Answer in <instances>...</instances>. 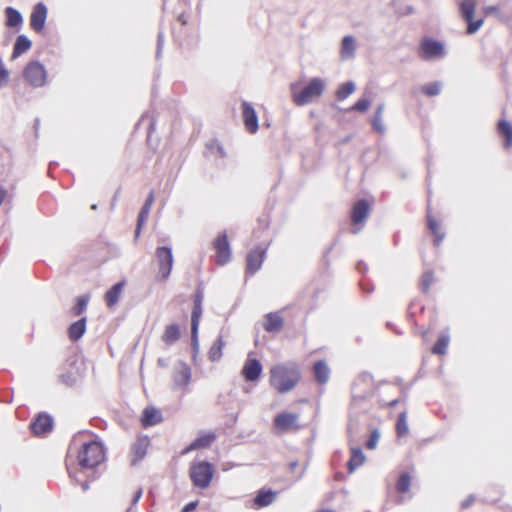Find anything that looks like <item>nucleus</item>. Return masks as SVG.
<instances>
[{"instance_id": "f257e3e1", "label": "nucleus", "mask_w": 512, "mask_h": 512, "mask_svg": "<svg viewBox=\"0 0 512 512\" xmlns=\"http://www.w3.org/2000/svg\"><path fill=\"white\" fill-rule=\"evenodd\" d=\"M301 379L300 366L294 361L278 363L269 369V385L279 394L294 390Z\"/></svg>"}, {"instance_id": "f03ea898", "label": "nucleus", "mask_w": 512, "mask_h": 512, "mask_svg": "<svg viewBox=\"0 0 512 512\" xmlns=\"http://www.w3.org/2000/svg\"><path fill=\"white\" fill-rule=\"evenodd\" d=\"M325 89V83L321 78H313L302 89L297 84L291 85L292 100L297 106H303L320 98Z\"/></svg>"}, {"instance_id": "7ed1b4c3", "label": "nucleus", "mask_w": 512, "mask_h": 512, "mask_svg": "<svg viewBox=\"0 0 512 512\" xmlns=\"http://www.w3.org/2000/svg\"><path fill=\"white\" fill-rule=\"evenodd\" d=\"M105 457L104 448L98 441L84 443L78 451L77 460L82 468H93Z\"/></svg>"}, {"instance_id": "20e7f679", "label": "nucleus", "mask_w": 512, "mask_h": 512, "mask_svg": "<svg viewBox=\"0 0 512 512\" xmlns=\"http://www.w3.org/2000/svg\"><path fill=\"white\" fill-rule=\"evenodd\" d=\"M214 474V466L207 461L193 462L189 468L191 482L200 489H206L210 486Z\"/></svg>"}, {"instance_id": "39448f33", "label": "nucleus", "mask_w": 512, "mask_h": 512, "mask_svg": "<svg viewBox=\"0 0 512 512\" xmlns=\"http://www.w3.org/2000/svg\"><path fill=\"white\" fill-rule=\"evenodd\" d=\"M299 415L288 411L278 413L272 423L273 432L276 435L297 432L302 428Z\"/></svg>"}, {"instance_id": "423d86ee", "label": "nucleus", "mask_w": 512, "mask_h": 512, "mask_svg": "<svg viewBox=\"0 0 512 512\" xmlns=\"http://www.w3.org/2000/svg\"><path fill=\"white\" fill-rule=\"evenodd\" d=\"M155 256L158 264V277L162 281L167 280L174 263L172 249L166 246L158 247Z\"/></svg>"}, {"instance_id": "0eeeda50", "label": "nucleus", "mask_w": 512, "mask_h": 512, "mask_svg": "<svg viewBox=\"0 0 512 512\" xmlns=\"http://www.w3.org/2000/svg\"><path fill=\"white\" fill-rule=\"evenodd\" d=\"M419 56L425 60L444 57V43L430 37H423L420 41Z\"/></svg>"}, {"instance_id": "6e6552de", "label": "nucleus", "mask_w": 512, "mask_h": 512, "mask_svg": "<svg viewBox=\"0 0 512 512\" xmlns=\"http://www.w3.org/2000/svg\"><path fill=\"white\" fill-rule=\"evenodd\" d=\"M23 78L31 86L41 87L46 83V70L38 61H31L23 70Z\"/></svg>"}, {"instance_id": "1a4fd4ad", "label": "nucleus", "mask_w": 512, "mask_h": 512, "mask_svg": "<svg viewBox=\"0 0 512 512\" xmlns=\"http://www.w3.org/2000/svg\"><path fill=\"white\" fill-rule=\"evenodd\" d=\"M215 260L218 265H225L231 259V249L225 232L220 233L213 241Z\"/></svg>"}, {"instance_id": "9d476101", "label": "nucleus", "mask_w": 512, "mask_h": 512, "mask_svg": "<svg viewBox=\"0 0 512 512\" xmlns=\"http://www.w3.org/2000/svg\"><path fill=\"white\" fill-rule=\"evenodd\" d=\"M476 9V2L474 0H463L460 3V12L464 20L468 23L467 33H475L483 24V20L479 19L473 21L474 12Z\"/></svg>"}, {"instance_id": "9b49d317", "label": "nucleus", "mask_w": 512, "mask_h": 512, "mask_svg": "<svg viewBox=\"0 0 512 512\" xmlns=\"http://www.w3.org/2000/svg\"><path fill=\"white\" fill-rule=\"evenodd\" d=\"M217 439V435L213 431H202L199 435L182 451L187 454L194 450L209 448Z\"/></svg>"}, {"instance_id": "f8f14e48", "label": "nucleus", "mask_w": 512, "mask_h": 512, "mask_svg": "<svg viewBox=\"0 0 512 512\" xmlns=\"http://www.w3.org/2000/svg\"><path fill=\"white\" fill-rule=\"evenodd\" d=\"M266 248L257 247L248 252L246 256V273L253 275L262 266V263L266 257Z\"/></svg>"}, {"instance_id": "ddd939ff", "label": "nucleus", "mask_w": 512, "mask_h": 512, "mask_svg": "<svg viewBox=\"0 0 512 512\" xmlns=\"http://www.w3.org/2000/svg\"><path fill=\"white\" fill-rule=\"evenodd\" d=\"M30 429L32 433L37 437L45 436L52 431L53 420L49 415L40 413L30 423Z\"/></svg>"}, {"instance_id": "4468645a", "label": "nucleus", "mask_w": 512, "mask_h": 512, "mask_svg": "<svg viewBox=\"0 0 512 512\" xmlns=\"http://www.w3.org/2000/svg\"><path fill=\"white\" fill-rule=\"evenodd\" d=\"M47 19V8L43 3H37L30 15V27L31 29L39 33L44 29L45 22Z\"/></svg>"}, {"instance_id": "2eb2a0df", "label": "nucleus", "mask_w": 512, "mask_h": 512, "mask_svg": "<svg viewBox=\"0 0 512 512\" xmlns=\"http://www.w3.org/2000/svg\"><path fill=\"white\" fill-rule=\"evenodd\" d=\"M242 118L245 129L250 133L254 134L258 131V117L253 106L248 102H242Z\"/></svg>"}, {"instance_id": "dca6fc26", "label": "nucleus", "mask_w": 512, "mask_h": 512, "mask_svg": "<svg viewBox=\"0 0 512 512\" xmlns=\"http://www.w3.org/2000/svg\"><path fill=\"white\" fill-rule=\"evenodd\" d=\"M150 445V439L148 436H139L131 446V463L133 465L140 462L147 453Z\"/></svg>"}, {"instance_id": "f3484780", "label": "nucleus", "mask_w": 512, "mask_h": 512, "mask_svg": "<svg viewBox=\"0 0 512 512\" xmlns=\"http://www.w3.org/2000/svg\"><path fill=\"white\" fill-rule=\"evenodd\" d=\"M370 212V204L367 200L357 201L351 210V222L353 225H362Z\"/></svg>"}, {"instance_id": "a211bd4d", "label": "nucleus", "mask_w": 512, "mask_h": 512, "mask_svg": "<svg viewBox=\"0 0 512 512\" xmlns=\"http://www.w3.org/2000/svg\"><path fill=\"white\" fill-rule=\"evenodd\" d=\"M242 376L248 382H254L259 379L262 373V365L255 358H248L242 368Z\"/></svg>"}, {"instance_id": "6ab92c4d", "label": "nucleus", "mask_w": 512, "mask_h": 512, "mask_svg": "<svg viewBox=\"0 0 512 512\" xmlns=\"http://www.w3.org/2000/svg\"><path fill=\"white\" fill-rule=\"evenodd\" d=\"M202 300V293L198 291L194 296V306L191 314V334L193 339H196L198 334L199 322L202 316Z\"/></svg>"}, {"instance_id": "aec40b11", "label": "nucleus", "mask_w": 512, "mask_h": 512, "mask_svg": "<svg viewBox=\"0 0 512 512\" xmlns=\"http://www.w3.org/2000/svg\"><path fill=\"white\" fill-rule=\"evenodd\" d=\"M162 420L160 410L153 406H148L143 410L140 422L142 427L147 428L159 424Z\"/></svg>"}, {"instance_id": "412c9836", "label": "nucleus", "mask_w": 512, "mask_h": 512, "mask_svg": "<svg viewBox=\"0 0 512 512\" xmlns=\"http://www.w3.org/2000/svg\"><path fill=\"white\" fill-rule=\"evenodd\" d=\"M284 320L278 312L268 313L263 322V328L269 333H277L282 330Z\"/></svg>"}, {"instance_id": "4be33fe9", "label": "nucleus", "mask_w": 512, "mask_h": 512, "mask_svg": "<svg viewBox=\"0 0 512 512\" xmlns=\"http://www.w3.org/2000/svg\"><path fill=\"white\" fill-rule=\"evenodd\" d=\"M173 381L176 387L184 388L187 387L191 381V370L190 368L182 364L173 371Z\"/></svg>"}, {"instance_id": "5701e85b", "label": "nucleus", "mask_w": 512, "mask_h": 512, "mask_svg": "<svg viewBox=\"0 0 512 512\" xmlns=\"http://www.w3.org/2000/svg\"><path fill=\"white\" fill-rule=\"evenodd\" d=\"M497 133L503 139V147L508 150L512 147V124L501 119L497 123Z\"/></svg>"}, {"instance_id": "b1692460", "label": "nucleus", "mask_w": 512, "mask_h": 512, "mask_svg": "<svg viewBox=\"0 0 512 512\" xmlns=\"http://www.w3.org/2000/svg\"><path fill=\"white\" fill-rule=\"evenodd\" d=\"M126 285V281L122 280L115 285H113L106 293H105V303L108 307H113L117 304L122 291Z\"/></svg>"}, {"instance_id": "393cba45", "label": "nucleus", "mask_w": 512, "mask_h": 512, "mask_svg": "<svg viewBox=\"0 0 512 512\" xmlns=\"http://www.w3.org/2000/svg\"><path fill=\"white\" fill-rule=\"evenodd\" d=\"M277 497V492L270 489H261L254 498V506L262 508L270 505Z\"/></svg>"}, {"instance_id": "a878e982", "label": "nucleus", "mask_w": 512, "mask_h": 512, "mask_svg": "<svg viewBox=\"0 0 512 512\" xmlns=\"http://www.w3.org/2000/svg\"><path fill=\"white\" fill-rule=\"evenodd\" d=\"M427 225L434 237V239H433L434 245L439 246L445 237V233L442 231L440 223L437 221V219L435 217H433L432 215L429 214L427 216Z\"/></svg>"}, {"instance_id": "bb28decb", "label": "nucleus", "mask_w": 512, "mask_h": 512, "mask_svg": "<svg viewBox=\"0 0 512 512\" xmlns=\"http://www.w3.org/2000/svg\"><path fill=\"white\" fill-rule=\"evenodd\" d=\"M313 373L319 384H325L329 380L330 369L324 360H318L314 363Z\"/></svg>"}, {"instance_id": "cd10ccee", "label": "nucleus", "mask_w": 512, "mask_h": 512, "mask_svg": "<svg viewBox=\"0 0 512 512\" xmlns=\"http://www.w3.org/2000/svg\"><path fill=\"white\" fill-rule=\"evenodd\" d=\"M32 46V42L25 35H19L14 43L11 60H15L23 53L27 52Z\"/></svg>"}, {"instance_id": "c85d7f7f", "label": "nucleus", "mask_w": 512, "mask_h": 512, "mask_svg": "<svg viewBox=\"0 0 512 512\" xmlns=\"http://www.w3.org/2000/svg\"><path fill=\"white\" fill-rule=\"evenodd\" d=\"M86 331V318L83 317L80 320L72 323L68 328L69 339L73 342L78 341Z\"/></svg>"}, {"instance_id": "c756f323", "label": "nucleus", "mask_w": 512, "mask_h": 512, "mask_svg": "<svg viewBox=\"0 0 512 512\" xmlns=\"http://www.w3.org/2000/svg\"><path fill=\"white\" fill-rule=\"evenodd\" d=\"M162 341L167 345H172L180 338V329L177 324H170L165 327L162 334Z\"/></svg>"}, {"instance_id": "7c9ffc66", "label": "nucleus", "mask_w": 512, "mask_h": 512, "mask_svg": "<svg viewBox=\"0 0 512 512\" xmlns=\"http://www.w3.org/2000/svg\"><path fill=\"white\" fill-rule=\"evenodd\" d=\"M5 25L10 28L19 27L22 25L23 18L20 12L12 7L5 9Z\"/></svg>"}, {"instance_id": "2f4dec72", "label": "nucleus", "mask_w": 512, "mask_h": 512, "mask_svg": "<svg viewBox=\"0 0 512 512\" xmlns=\"http://www.w3.org/2000/svg\"><path fill=\"white\" fill-rule=\"evenodd\" d=\"M365 461V456L360 448H352L351 456L348 461V471L353 473L358 467H360Z\"/></svg>"}, {"instance_id": "473e14b6", "label": "nucleus", "mask_w": 512, "mask_h": 512, "mask_svg": "<svg viewBox=\"0 0 512 512\" xmlns=\"http://www.w3.org/2000/svg\"><path fill=\"white\" fill-rule=\"evenodd\" d=\"M225 346V342L222 336H219L212 344L208 351V358L212 362L219 361L223 354V348Z\"/></svg>"}, {"instance_id": "72a5a7b5", "label": "nucleus", "mask_w": 512, "mask_h": 512, "mask_svg": "<svg viewBox=\"0 0 512 512\" xmlns=\"http://www.w3.org/2000/svg\"><path fill=\"white\" fill-rule=\"evenodd\" d=\"M435 282V275L432 270H427L422 273L419 282L418 287L421 290L422 293L427 294L430 291V288L432 284Z\"/></svg>"}, {"instance_id": "f704fd0d", "label": "nucleus", "mask_w": 512, "mask_h": 512, "mask_svg": "<svg viewBox=\"0 0 512 512\" xmlns=\"http://www.w3.org/2000/svg\"><path fill=\"white\" fill-rule=\"evenodd\" d=\"M355 52V42L352 36H345L341 43V57L343 59H348L353 57Z\"/></svg>"}, {"instance_id": "c9c22d12", "label": "nucleus", "mask_w": 512, "mask_h": 512, "mask_svg": "<svg viewBox=\"0 0 512 512\" xmlns=\"http://www.w3.org/2000/svg\"><path fill=\"white\" fill-rule=\"evenodd\" d=\"M396 433L399 438L405 437L409 433L407 416L405 412L399 414L396 422Z\"/></svg>"}, {"instance_id": "e433bc0d", "label": "nucleus", "mask_w": 512, "mask_h": 512, "mask_svg": "<svg viewBox=\"0 0 512 512\" xmlns=\"http://www.w3.org/2000/svg\"><path fill=\"white\" fill-rule=\"evenodd\" d=\"M449 345L448 335H440L432 347V353L436 355H444Z\"/></svg>"}, {"instance_id": "4c0bfd02", "label": "nucleus", "mask_w": 512, "mask_h": 512, "mask_svg": "<svg viewBox=\"0 0 512 512\" xmlns=\"http://www.w3.org/2000/svg\"><path fill=\"white\" fill-rule=\"evenodd\" d=\"M411 485V476L407 472H403L400 474L397 482H396V490L399 493H407L410 490Z\"/></svg>"}, {"instance_id": "58836bf2", "label": "nucleus", "mask_w": 512, "mask_h": 512, "mask_svg": "<svg viewBox=\"0 0 512 512\" xmlns=\"http://www.w3.org/2000/svg\"><path fill=\"white\" fill-rule=\"evenodd\" d=\"M89 302V295H82L77 298L76 305L71 308L70 314L72 316L81 315L87 308Z\"/></svg>"}, {"instance_id": "ea45409f", "label": "nucleus", "mask_w": 512, "mask_h": 512, "mask_svg": "<svg viewBox=\"0 0 512 512\" xmlns=\"http://www.w3.org/2000/svg\"><path fill=\"white\" fill-rule=\"evenodd\" d=\"M177 21L180 23V28L178 31H175V37L181 44H183V37L186 34V26L188 25L189 19L185 13H182L177 17Z\"/></svg>"}, {"instance_id": "a19ab883", "label": "nucleus", "mask_w": 512, "mask_h": 512, "mask_svg": "<svg viewBox=\"0 0 512 512\" xmlns=\"http://www.w3.org/2000/svg\"><path fill=\"white\" fill-rule=\"evenodd\" d=\"M355 90V86L352 82H345L341 84L337 91H336V97L338 100H344L349 95H351Z\"/></svg>"}, {"instance_id": "79ce46f5", "label": "nucleus", "mask_w": 512, "mask_h": 512, "mask_svg": "<svg viewBox=\"0 0 512 512\" xmlns=\"http://www.w3.org/2000/svg\"><path fill=\"white\" fill-rule=\"evenodd\" d=\"M384 106L379 105L375 111V115L372 120V126L375 131L378 133H383L385 128L382 122V113H383Z\"/></svg>"}, {"instance_id": "37998d69", "label": "nucleus", "mask_w": 512, "mask_h": 512, "mask_svg": "<svg viewBox=\"0 0 512 512\" xmlns=\"http://www.w3.org/2000/svg\"><path fill=\"white\" fill-rule=\"evenodd\" d=\"M150 210H151V208H149V207H145V206L142 207V209L139 213V216H138L137 227H136V231H135L136 238L139 237L141 229H142L143 225L145 224L146 220L148 219Z\"/></svg>"}, {"instance_id": "c03bdc74", "label": "nucleus", "mask_w": 512, "mask_h": 512, "mask_svg": "<svg viewBox=\"0 0 512 512\" xmlns=\"http://www.w3.org/2000/svg\"><path fill=\"white\" fill-rule=\"evenodd\" d=\"M421 91L429 97L438 95L440 93V83L434 82L426 84L421 87Z\"/></svg>"}, {"instance_id": "a18cd8bd", "label": "nucleus", "mask_w": 512, "mask_h": 512, "mask_svg": "<svg viewBox=\"0 0 512 512\" xmlns=\"http://www.w3.org/2000/svg\"><path fill=\"white\" fill-rule=\"evenodd\" d=\"M370 107V101L367 99H359L350 110H356L360 112L366 111Z\"/></svg>"}, {"instance_id": "49530a36", "label": "nucleus", "mask_w": 512, "mask_h": 512, "mask_svg": "<svg viewBox=\"0 0 512 512\" xmlns=\"http://www.w3.org/2000/svg\"><path fill=\"white\" fill-rule=\"evenodd\" d=\"M378 438H379V435H378L377 431H373L370 435L369 440L366 443V447L368 449H374L378 442Z\"/></svg>"}, {"instance_id": "de8ad7c7", "label": "nucleus", "mask_w": 512, "mask_h": 512, "mask_svg": "<svg viewBox=\"0 0 512 512\" xmlns=\"http://www.w3.org/2000/svg\"><path fill=\"white\" fill-rule=\"evenodd\" d=\"M142 489L141 488H138L135 492H134V495H133V498H132V505H135L139 500L140 498L142 497Z\"/></svg>"}, {"instance_id": "09e8293b", "label": "nucleus", "mask_w": 512, "mask_h": 512, "mask_svg": "<svg viewBox=\"0 0 512 512\" xmlns=\"http://www.w3.org/2000/svg\"><path fill=\"white\" fill-rule=\"evenodd\" d=\"M153 202H154V193L150 192L143 206L151 208L153 205Z\"/></svg>"}, {"instance_id": "8fccbe9b", "label": "nucleus", "mask_w": 512, "mask_h": 512, "mask_svg": "<svg viewBox=\"0 0 512 512\" xmlns=\"http://www.w3.org/2000/svg\"><path fill=\"white\" fill-rule=\"evenodd\" d=\"M196 506H197V502H190L183 508V512H190V511L194 510L196 508Z\"/></svg>"}, {"instance_id": "3c124183", "label": "nucleus", "mask_w": 512, "mask_h": 512, "mask_svg": "<svg viewBox=\"0 0 512 512\" xmlns=\"http://www.w3.org/2000/svg\"><path fill=\"white\" fill-rule=\"evenodd\" d=\"M474 502V497L473 496H470L468 499H466L463 503H462V508H468L472 503Z\"/></svg>"}, {"instance_id": "603ef678", "label": "nucleus", "mask_w": 512, "mask_h": 512, "mask_svg": "<svg viewBox=\"0 0 512 512\" xmlns=\"http://www.w3.org/2000/svg\"><path fill=\"white\" fill-rule=\"evenodd\" d=\"M5 197H6V190L4 188L0 187V205L2 204Z\"/></svg>"}, {"instance_id": "864d4df0", "label": "nucleus", "mask_w": 512, "mask_h": 512, "mask_svg": "<svg viewBox=\"0 0 512 512\" xmlns=\"http://www.w3.org/2000/svg\"><path fill=\"white\" fill-rule=\"evenodd\" d=\"M486 12H489V11H496L497 8L496 7H487L486 9Z\"/></svg>"}, {"instance_id": "5fc2aeb1", "label": "nucleus", "mask_w": 512, "mask_h": 512, "mask_svg": "<svg viewBox=\"0 0 512 512\" xmlns=\"http://www.w3.org/2000/svg\"><path fill=\"white\" fill-rule=\"evenodd\" d=\"M318 512H335V511H333V510H329V509H322V510H320V511H318Z\"/></svg>"}]
</instances>
